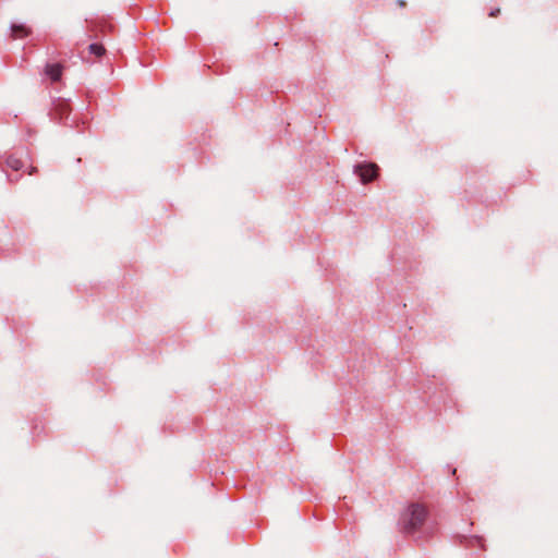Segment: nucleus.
Here are the masks:
<instances>
[{
    "label": "nucleus",
    "instance_id": "1",
    "mask_svg": "<svg viewBox=\"0 0 558 558\" xmlns=\"http://www.w3.org/2000/svg\"><path fill=\"white\" fill-rule=\"evenodd\" d=\"M427 509L422 504H411L401 515L403 530L407 533H413L421 529L427 519Z\"/></svg>",
    "mask_w": 558,
    "mask_h": 558
},
{
    "label": "nucleus",
    "instance_id": "2",
    "mask_svg": "<svg viewBox=\"0 0 558 558\" xmlns=\"http://www.w3.org/2000/svg\"><path fill=\"white\" fill-rule=\"evenodd\" d=\"M378 166L376 163H359L354 168V172L360 177L362 183L366 184L378 175Z\"/></svg>",
    "mask_w": 558,
    "mask_h": 558
},
{
    "label": "nucleus",
    "instance_id": "3",
    "mask_svg": "<svg viewBox=\"0 0 558 558\" xmlns=\"http://www.w3.org/2000/svg\"><path fill=\"white\" fill-rule=\"evenodd\" d=\"M45 72L47 75L50 76V78L53 81V82H57L61 78V75H62V66L61 64H47L46 65V69H45Z\"/></svg>",
    "mask_w": 558,
    "mask_h": 558
},
{
    "label": "nucleus",
    "instance_id": "4",
    "mask_svg": "<svg viewBox=\"0 0 558 558\" xmlns=\"http://www.w3.org/2000/svg\"><path fill=\"white\" fill-rule=\"evenodd\" d=\"M12 37L14 39L16 38H23L31 34V31L24 26V25H12Z\"/></svg>",
    "mask_w": 558,
    "mask_h": 558
},
{
    "label": "nucleus",
    "instance_id": "5",
    "mask_svg": "<svg viewBox=\"0 0 558 558\" xmlns=\"http://www.w3.org/2000/svg\"><path fill=\"white\" fill-rule=\"evenodd\" d=\"M7 165L14 171H19L23 167V161L14 156H11L7 159Z\"/></svg>",
    "mask_w": 558,
    "mask_h": 558
},
{
    "label": "nucleus",
    "instance_id": "6",
    "mask_svg": "<svg viewBox=\"0 0 558 558\" xmlns=\"http://www.w3.org/2000/svg\"><path fill=\"white\" fill-rule=\"evenodd\" d=\"M88 50L90 53L97 56V57H101L106 53V49L102 45L100 44H90L88 46Z\"/></svg>",
    "mask_w": 558,
    "mask_h": 558
},
{
    "label": "nucleus",
    "instance_id": "7",
    "mask_svg": "<svg viewBox=\"0 0 558 558\" xmlns=\"http://www.w3.org/2000/svg\"><path fill=\"white\" fill-rule=\"evenodd\" d=\"M500 13V9H496L489 13L490 16L495 17Z\"/></svg>",
    "mask_w": 558,
    "mask_h": 558
},
{
    "label": "nucleus",
    "instance_id": "8",
    "mask_svg": "<svg viewBox=\"0 0 558 558\" xmlns=\"http://www.w3.org/2000/svg\"><path fill=\"white\" fill-rule=\"evenodd\" d=\"M97 28H99V31H101V32L104 31V26L97 25V24H93L92 31H96Z\"/></svg>",
    "mask_w": 558,
    "mask_h": 558
},
{
    "label": "nucleus",
    "instance_id": "9",
    "mask_svg": "<svg viewBox=\"0 0 558 558\" xmlns=\"http://www.w3.org/2000/svg\"><path fill=\"white\" fill-rule=\"evenodd\" d=\"M398 4H399L400 7H404V5H405V2H404L403 0H399V1H398Z\"/></svg>",
    "mask_w": 558,
    "mask_h": 558
},
{
    "label": "nucleus",
    "instance_id": "10",
    "mask_svg": "<svg viewBox=\"0 0 558 558\" xmlns=\"http://www.w3.org/2000/svg\"><path fill=\"white\" fill-rule=\"evenodd\" d=\"M34 171H36V168H32V170L29 171V174H33Z\"/></svg>",
    "mask_w": 558,
    "mask_h": 558
}]
</instances>
